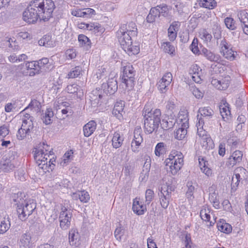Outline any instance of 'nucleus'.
Listing matches in <instances>:
<instances>
[{
    "label": "nucleus",
    "instance_id": "obj_1",
    "mask_svg": "<svg viewBox=\"0 0 248 248\" xmlns=\"http://www.w3.org/2000/svg\"><path fill=\"white\" fill-rule=\"evenodd\" d=\"M144 118V129L146 132L151 134L156 131L160 124L161 111L156 109L154 111H148L144 109L142 113Z\"/></svg>",
    "mask_w": 248,
    "mask_h": 248
},
{
    "label": "nucleus",
    "instance_id": "obj_2",
    "mask_svg": "<svg viewBox=\"0 0 248 248\" xmlns=\"http://www.w3.org/2000/svg\"><path fill=\"white\" fill-rule=\"evenodd\" d=\"M33 6L37 8L40 19L44 21H48L52 17L55 9V5L51 0H34Z\"/></svg>",
    "mask_w": 248,
    "mask_h": 248
},
{
    "label": "nucleus",
    "instance_id": "obj_3",
    "mask_svg": "<svg viewBox=\"0 0 248 248\" xmlns=\"http://www.w3.org/2000/svg\"><path fill=\"white\" fill-rule=\"evenodd\" d=\"M122 85L127 92L132 90L135 85V71L130 63H126L122 67Z\"/></svg>",
    "mask_w": 248,
    "mask_h": 248
},
{
    "label": "nucleus",
    "instance_id": "obj_4",
    "mask_svg": "<svg viewBox=\"0 0 248 248\" xmlns=\"http://www.w3.org/2000/svg\"><path fill=\"white\" fill-rule=\"evenodd\" d=\"M36 207V204L32 200H29L21 205H17L16 212L18 217L22 221H25L32 214Z\"/></svg>",
    "mask_w": 248,
    "mask_h": 248
},
{
    "label": "nucleus",
    "instance_id": "obj_5",
    "mask_svg": "<svg viewBox=\"0 0 248 248\" xmlns=\"http://www.w3.org/2000/svg\"><path fill=\"white\" fill-rule=\"evenodd\" d=\"M37 7L33 6V2L27 7L23 13V20L29 24L35 23L40 16Z\"/></svg>",
    "mask_w": 248,
    "mask_h": 248
},
{
    "label": "nucleus",
    "instance_id": "obj_6",
    "mask_svg": "<svg viewBox=\"0 0 248 248\" xmlns=\"http://www.w3.org/2000/svg\"><path fill=\"white\" fill-rule=\"evenodd\" d=\"M72 214L68 211L65 206L61 208V212L59 216L60 226L63 230H66L69 228L71 225Z\"/></svg>",
    "mask_w": 248,
    "mask_h": 248
},
{
    "label": "nucleus",
    "instance_id": "obj_7",
    "mask_svg": "<svg viewBox=\"0 0 248 248\" xmlns=\"http://www.w3.org/2000/svg\"><path fill=\"white\" fill-rule=\"evenodd\" d=\"M184 156L183 154L179 152L178 155H175L171 165H169L170 172L172 175H175L181 169L184 164Z\"/></svg>",
    "mask_w": 248,
    "mask_h": 248
},
{
    "label": "nucleus",
    "instance_id": "obj_8",
    "mask_svg": "<svg viewBox=\"0 0 248 248\" xmlns=\"http://www.w3.org/2000/svg\"><path fill=\"white\" fill-rule=\"evenodd\" d=\"M184 156L183 154L179 152L178 155H175L171 165H169L170 172L172 175H175L181 169L184 164Z\"/></svg>",
    "mask_w": 248,
    "mask_h": 248
},
{
    "label": "nucleus",
    "instance_id": "obj_9",
    "mask_svg": "<svg viewBox=\"0 0 248 248\" xmlns=\"http://www.w3.org/2000/svg\"><path fill=\"white\" fill-rule=\"evenodd\" d=\"M102 90L107 95L114 94L118 89L117 81L115 78H109L107 83L102 85Z\"/></svg>",
    "mask_w": 248,
    "mask_h": 248
},
{
    "label": "nucleus",
    "instance_id": "obj_10",
    "mask_svg": "<svg viewBox=\"0 0 248 248\" xmlns=\"http://www.w3.org/2000/svg\"><path fill=\"white\" fill-rule=\"evenodd\" d=\"M119 34L127 33L131 36H136L137 34V29L135 23L130 22L128 24H123L118 31Z\"/></svg>",
    "mask_w": 248,
    "mask_h": 248
},
{
    "label": "nucleus",
    "instance_id": "obj_11",
    "mask_svg": "<svg viewBox=\"0 0 248 248\" xmlns=\"http://www.w3.org/2000/svg\"><path fill=\"white\" fill-rule=\"evenodd\" d=\"M69 243L74 248H77L80 244V236L76 229H72L69 232Z\"/></svg>",
    "mask_w": 248,
    "mask_h": 248
},
{
    "label": "nucleus",
    "instance_id": "obj_12",
    "mask_svg": "<svg viewBox=\"0 0 248 248\" xmlns=\"http://www.w3.org/2000/svg\"><path fill=\"white\" fill-rule=\"evenodd\" d=\"M243 154L240 151H234L228 158L226 162V165L228 167H233L237 163H240L242 158Z\"/></svg>",
    "mask_w": 248,
    "mask_h": 248
},
{
    "label": "nucleus",
    "instance_id": "obj_13",
    "mask_svg": "<svg viewBox=\"0 0 248 248\" xmlns=\"http://www.w3.org/2000/svg\"><path fill=\"white\" fill-rule=\"evenodd\" d=\"M230 77L222 78L221 80L217 79H212L211 84L216 88L219 90H225L229 87L230 82Z\"/></svg>",
    "mask_w": 248,
    "mask_h": 248
},
{
    "label": "nucleus",
    "instance_id": "obj_14",
    "mask_svg": "<svg viewBox=\"0 0 248 248\" xmlns=\"http://www.w3.org/2000/svg\"><path fill=\"white\" fill-rule=\"evenodd\" d=\"M121 42L123 44V49L129 56L136 55L139 53L140 47L139 46L133 45L132 42H128L126 44L124 43V42L123 41H121Z\"/></svg>",
    "mask_w": 248,
    "mask_h": 248
},
{
    "label": "nucleus",
    "instance_id": "obj_15",
    "mask_svg": "<svg viewBox=\"0 0 248 248\" xmlns=\"http://www.w3.org/2000/svg\"><path fill=\"white\" fill-rule=\"evenodd\" d=\"M157 7L159 9L160 16H162L169 20H171L173 17L170 12L172 8L171 6L163 3L157 5Z\"/></svg>",
    "mask_w": 248,
    "mask_h": 248
},
{
    "label": "nucleus",
    "instance_id": "obj_16",
    "mask_svg": "<svg viewBox=\"0 0 248 248\" xmlns=\"http://www.w3.org/2000/svg\"><path fill=\"white\" fill-rule=\"evenodd\" d=\"M101 90L96 89L93 90L90 93L89 96L92 105L94 107L97 106L100 100L102 98L103 95L101 93Z\"/></svg>",
    "mask_w": 248,
    "mask_h": 248
},
{
    "label": "nucleus",
    "instance_id": "obj_17",
    "mask_svg": "<svg viewBox=\"0 0 248 248\" xmlns=\"http://www.w3.org/2000/svg\"><path fill=\"white\" fill-rule=\"evenodd\" d=\"M140 132V130H135L134 132V139L131 143V148L132 150L134 152L138 151L139 147L143 140Z\"/></svg>",
    "mask_w": 248,
    "mask_h": 248
},
{
    "label": "nucleus",
    "instance_id": "obj_18",
    "mask_svg": "<svg viewBox=\"0 0 248 248\" xmlns=\"http://www.w3.org/2000/svg\"><path fill=\"white\" fill-rule=\"evenodd\" d=\"M94 10L91 8H86L83 10L78 9L73 10L72 15L75 16L89 17L94 14Z\"/></svg>",
    "mask_w": 248,
    "mask_h": 248
},
{
    "label": "nucleus",
    "instance_id": "obj_19",
    "mask_svg": "<svg viewBox=\"0 0 248 248\" xmlns=\"http://www.w3.org/2000/svg\"><path fill=\"white\" fill-rule=\"evenodd\" d=\"M25 197L26 196L24 193L18 192L17 193H14L12 195L11 201L17 207V205H21L28 201V200L25 199Z\"/></svg>",
    "mask_w": 248,
    "mask_h": 248
},
{
    "label": "nucleus",
    "instance_id": "obj_20",
    "mask_svg": "<svg viewBox=\"0 0 248 248\" xmlns=\"http://www.w3.org/2000/svg\"><path fill=\"white\" fill-rule=\"evenodd\" d=\"M96 123L94 121L92 120L83 126V132L85 137L90 136L96 128Z\"/></svg>",
    "mask_w": 248,
    "mask_h": 248
},
{
    "label": "nucleus",
    "instance_id": "obj_21",
    "mask_svg": "<svg viewBox=\"0 0 248 248\" xmlns=\"http://www.w3.org/2000/svg\"><path fill=\"white\" fill-rule=\"evenodd\" d=\"M37 164V170L38 171L39 173L44 174L46 171H49V170H52L54 169L55 165L47 164V162L46 160H43L41 162L36 163Z\"/></svg>",
    "mask_w": 248,
    "mask_h": 248
},
{
    "label": "nucleus",
    "instance_id": "obj_22",
    "mask_svg": "<svg viewBox=\"0 0 248 248\" xmlns=\"http://www.w3.org/2000/svg\"><path fill=\"white\" fill-rule=\"evenodd\" d=\"M160 199V204L164 209H166L170 202V200L171 198V195L169 194L168 192L162 191L160 190V193H158Z\"/></svg>",
    "mask_w": 248,
    "mask_h": 248
},
{
    "label": "nucleus",
    "instance_id": "obj_23",
    "mask_svg": "<svg viewBox=\"0 0 248 248\" xmlns=\"http://www.w3.org/2000/svg\"><path fill=\"white\" fill-rule=\"evenodd\" d=\"M38 68L40 70L47 71L52 68V65L49 63V60L47 58H43L37 61Z\"/></svg>",
    "mask_w": 248,
    "mask_h": 248
},
{
    "label": "nucleus",
    "instance_id": "obj_24",
    "mask_svg": "<svg viewBox=\"0 0 248 248\" xmlns=\"http://www.w3.org/2000/svg\"><path fill=\"white\" fill-rule=\"evenodd\" d=\"M188 127V123H185L182 124V127L178 128L175 132V138L178 140H183L187 134L186 128Z\"/></svg>",
    "mask_w": 248,
    "mask_h": 248
},
{
    "label": "nucleus",
    "instance_id": "obj_25",
    "mask_svg": "<svg viewBox=\"0 0 248 248\" xmlns=\"http://www.w3.org/2000/svg\"><path fill=\"white\" fill-rule=\"evenodd\" d=\"M201 54L203 55L206 59L211 62H218L220 60L219 55H216L207 48H202Z\"/></svg>",
    "mask_w": 248,
    "mask_h": 248
},
{
    "label": "nucleus",
    "instance_id": "obj_26",
    "mask_svg": "<svg viewBox=\"0 0 248 248\" xmlns=\"http://www.w3.org/2000/svg\"><path fill=\"white\" fill-rule=\"evenodd\" d=\"M14 159V157L10 156L8 160H4L0 166V169L5 172L12 170L15 167L11 161Z\"/></svg>",
    "mask_w": 248,
    "mask_h": 248
},
{
    "label": "nucleus",
    "instance_id": "obj_27",
    "mask_svg": "<svg viewBox=\"0 0 248 248\" xmlns=\"http://www.w3.org/2000/svg\"><path fill=\"white\" fill-rule=\"evenodd\" d=\"M161 48L166 53L171 56H174L175 53V47L169 42H163L161 45Z\"/></svg>",
    "mask_w": 248,
    "mask_h": 248
},
{
    "label": "nucleus",
    "instance_id": "obj_28",
    "mask_svg": "<svg viewBox=\"0 0 248 248\" xmlns=\"http://www.w3.org/2000/svg\"><path fill=\"white\" fill-rule=\"evenodd\" d=\"M201 142L202 147H204L205 150H209L214 147L215 145L213 140L210 137H208L206 135L201 139Z\"/></svg>",
    "mask_w": 248,
    "mask_h": 248
},
{
    "label": "nucleus",
    "instance_id": "obj_29",
    "mask_svg": "<svg viewBox=\"0 0 248 248\" xmlns=\"http://www.w3.org/2000/svg\"><path fill=\"white\" fill-rule=\"evenodd\" d=\"M199 4L202 7L209 9H213L217 6V3L215 0H199Z\"/></svg>",
    "mask_w": 248,
    "mask_h": 248
},
{
    "label": "nucleus",
    "instance_id": "obj_30",
    "mask_svg": "<svg viewBox=\"0 0 248 248\" xmlns=\"http://www.w3.org/2000/svg\"><path fill=\"white\" fill-rule=\"evenodd\" d=\"M132 209L137 215H141L144 213L146 207L143 205L140 204L139 201H134Z\"/></svg>",
    "mask_w": 248,
    "mask_h": 248
},
{
    "label": "nucleus",
    "instance_id": "obj_31",
    "mask_svg": "<svg viewBox=\"0 0 248 248\" xmlns=\"http://www.w3.org/2000/svg\"><path fill=\"white\" fill-rule=\"evenodd\" d=\"M35 150L33 151L34 158L36 163L41 162L43 159V155L45 154V152L43 149L41 148V146H38L37 148H34Z\"/></svg>",
    "mask_w": 248,
    "mask_h": 248
},
{
    "label": "nucleus",
    "instance_id": "obj_32",
    "mask_svg": "<svg viewBox=\"0 0 248 248\" xmlns=\"http://www.w3.org/2000/svg\"><path fill=\"white\" fill-rule=\"evenodd\" d=\"M123 139L118 132H115L112 139V144L114 148L117 149L121 146Z\"/></svg>",
    "mask_w": 248,
    "mask_h": 248
},
{
    "label": "nucleus",
    "instance_id": "obj_33",
    "mask_svg": "<svg viewBox=\"0 0 248 248\" xmlns=\"http://www.w3.org/2000/svg\"><path fill=\"white\" fill-rule=\"evenodd\" d=\"M21 127L29 135L33 128V120H23Z\"/></svg>",
    "mask_w": 248,
    "mask_h": 248
},
{
    "label": "nucleus",
    "instance_id": "obj_34",
    "mask_svg": "<svg viewBox=\"0 0 248 248\" xmlns=\"http://www.w3.org/2000/svg\"><path fill=\"white\" fill-rule=\"evenodd\" d=\"M209 209H202L200 211V217L201 218L205 221L209 222V224H207L208 226H211L213 224H214L215 222L210 221V216L209 215Z\"/></svg>",
    "mask_w": 248,
    "mask_h": 248
},
{
    "label": "nucleus",
    "instance_id": "obj_35",
    "mask_svg": "<svg viewBox=\"0 0 248 248\" xmlns=\"http://www.w3.org/2000/svg\"><path fill=\"white\" fill-rule=\"evenodd\" d=\"M53 115V112L52 109L51 108H47L42 118L43 123L46 125L51 124L52 120L51 118Z\"/></svg>",
    "mask_w": 248,
    "mask_h": 248
},
{
    "label": "nucleus",
    "instance_id": "obj_36",
    "mask_svg": "<svg viewBox=\"0 0 248 248\" xmlns=\"http://www.w3.org/2000/svg\"><path fill=\"white\" fill-rule=\"evenodd\" d=\"M117 36L119 42L121 44V46L123 48V44L121 41H123L124 42V43H127L128 42H130V43H132V39L131 36H130L127 33H122V34H119V32H117Z\"/></svg>",
    "mask_w": 248,
    "mask_h": 248
},
{
    "label": "nucleus",
    "instance_id": "obj_37",
    "mask_svg": "<svg viewBox=\"0 0 248 248\" xmlns=\"http://www.w3.org/2000/svg\"><path fill=\"white\" fill-rule=\"evenodd\" d=\"M198 112L201 114V116L206 118H211L214 114L213 110L209 107L200 108L199 109Z\"/></svg>",
    "mask_w": 248,
    "mask_h": 248
},
{
    "label": "nucleus",
    "instance_id": "obj_38",
    "mask_svg": "<svg viewBox=\"0 0 248 248\" xmlns=\"http://www.w3.org/2000/svg\"><path fill=\"white\" fill-rule=\"evenodd\" d=\"M25 66L27 69H33L34 71L30 73V75H34L39 73L40 70L38 68L37 61L28 62L26 63Z\"/></svg>",
    "mask_w": 248,
    "mask_h": 248
},
{
    "label": "nucleus",
    "instance_id": "obj_39",
    "mask_svg": "<svg viewBox=\"0 0 248 248\" xmlns=\"http://www.w3.org/2000/svg\"><path fill=\"white\" fill-rule=\"evenodd\" d=\"M217 227L218 230L224 233H229L232 231V228L231 225L228 223L220 222L217 224Z\"/></svg>",
    "mask_w": 248,
    "mask_h": 248
},
{
    "label": "nucleus",
    "instance_id": "obj_40",
    "mask_svg": "<svg viewBox=\"0 0 248 248\" xmlns=\"http://www.w3.org/2000/svg\"><path fill=\"white\" fill-rule=\"evenodd\" d=\"M166 145L164 142L158 143L155 148V153L156 156H160L166 152Z\"/></svg>",
    "mask_w": 248,
    "mask_h": 248
},
{
    "label": "nucleus",
    "instance_id": "obj_41",
    "mask_svg": "<svg viewBox=\"0 0 248 248\" xmlns=\"http://www.w3.org/2000/svg\"><path fill=\"white\" fill-rule=\"evenodd\" d=\"M31 239V236L30 234H23L21 236L20 239V248H22V247H23L24 248H26L27 247H28L30 244Z\"/></svg>",
    "mask_w": 248,
    "mask_h": 248
},
{
    "label": "nucleus",
    "instance_id": "obj_42",
    "mask_svg": "<svg viewBox=\"0 0 248 248\" xmlns=\"http://www.w3.org/2000/svg\"><path fill=\"white\" fill-rule=\"evenodd\" d=\"M237 16L241 23V25H246L248 24V14L246 10L240 11Z\"/></svg>",
    "mask_w": 248,
    "mask_h": 248
},
{
    "label": "nucleus",
    "instance_id": "obj_43",
    "mask_svg": "<svg viewBox=\"0 0 248 248\" xmlns=\"http://www.w3.org/2000/svg\"><path fill=\"white\" fill-rule=\"evenodd\" d=\"M78 40L81 46H85L87 47H90L91 41L85 35L79 34L78 35Z\"/></svg>",
    "mask_w": 248,
    "mask_h": 248
},
{
    "label": "nucleus",
    "instance_id": "obj_44",
    "mask_svg": "<svg viewBox=\"0 0 248 248\" xmlns=\"http://www.w3.org/2000/svg\"><path fill=\"white\" fill-rule=\"evenodd\" d=\"M224 22L227 28L231 30H234L236 29L235 21L230 17H227L225 18Z\"/></svg>",
    "mask_w": 248,
    "mask_h": 248
},
{
    "label": "nucleus",
    "instance_id": "obj_45",
    "mask_svg": "<svg viewBox=\"0 0 248 248\" xmlns=\"http://www.w3.org/2000/svg\"><path fill=\"white\" fill-rule=\"evenodd\" d=\"M242 171L243 172H244L246 170L243 168H238L235 170L234 171V174L232 177V180H236V182H235L234 184L235 185V187H237L239 183L240 182V180L242 179V178L240 177V174L238 173L239 171Z\"/></svg>",
    "mask_w": 248,
    "mask_h": 248
},
{
    "label": "nucleus",
    "instance_id": "obj_46",
    "mask_svg": "<svg viewBox=\"0 0 248 248\" xmlns=\"http://www.w3.org/2000/svg\"><path fill=\"white\" fill-rule=\"evenodd\" d=\"M179 151L173 150L171 152V153L169 155V157L166 160V169L167 171H170L169 165H171V162H172L175 155H178Z\"/></svg>",
    "mask_w": 248,
    "mask_h": 248
},
{
    "label": "nucleus",
    "instance_id": "obj_47",
    "mask_svg": "<svg viewBox=\"0 0 248 248\" xmlns=\"http://www.w3.org/2000/svg\"><path fill=\"white\" fill-rule=\"evenodd\" d=\"M10 223L8 220L1 221L0 224V234H3L9 229Z\"/></svg>",
    "mask_w": 248,
    "mask_h": 248
},
{
    "label": "nucleus",
    "instance_id": "obj_48",
    "mask_svg": "<svg viewBox=\"0 0 248 248\" xmlns=\"http://www.w3.org/2000/svg\"><path fill=\"white\" fill-rule=\"evenodd\" d=\"M81 69L79 66L75 67L68 73V76L69 78H75L79 76L80 74Z\"/></svg>",
    "mask_w": 248,
    "mask_h": 248
},
{
    "label": "nucleus",
    "instance_id": "obj_49",
    "mask_svg": "<svg viewBox=\"0 0 248 248\" xmlns=\"http://www.w3.org/2000/svg\"><path fill=\"white\" fill-rule=\"evenodd\" d=\"M221 54H222L223 56L228 60L232 61L234 59L235 56L234 51L232 50L231 47Z\"/></svg>",
    "mask_w": 248,
    "mask_h": 248
},
{
    "label": "nucleus",
    "instance_id": "obj_50",
    "mask_svg": "<svg viewBox=\"0 0 248 248\" xmlns=\"http://www.w3.org/2000/svg\"><path fill=\"white\" fill-rule=\"evenodd\" d=\"M174 4L175 8V9H174V11L176 10L179 15H182L185 13V5L180 2H177Z\"/></svg>",
    "mask_w": 248,
    "mask_h": 248
},
{
    "label": "nucleus",
    "instance_id": "obj_51",
    "mask_svg": "<svg viewBox=\"0 0 248 248\" xmlns=\"http://www.w3.org/2000/svg\"><path fill=\"white\" fill-rule=\"evenodd\" d=\"M150 166V164L147 163V161L144 163V167L146 168V171L144 174H143V172L140 173V178H141V181H145L148 179Z\"/></svg>",
    "mask_w": 248,
    "mask_h": 248
},
{
    "label": "nucleus",
    "instance_id": "obj_52",
    "mask_svg": "<svg viewBox=\"0 0 248 248\" xmlns=\"http://www.w3.org/2000/svg\"><path fill=\"white\" fill-rule=\"evenodd\" d=\"M90 200L89 193L84 190L80 191L79 200L83 203H87Z\"/></svg>",
    "mask_w": 248,
    "mask_h": 248
},
{
    "label": "nucleus",
    "instance_id": "obj_53",
    "mask_svg": "<svg viewBox=\"0 0 248 248\" xmlns=\"http://www.w3.org/2000/svg\"><path fill=\"white\" fill-rule=\"evenodd\" d=\"M170 84H167L163 81L162 80H160L157 83V88L158 90L160 91L161 93H165L168 90V87Z\"/></svg>",
    "mask_w": 248,
    "mask_h": 248
},
{
    "label": "nucleus",
    "instance_id": "obj_54",
    "mask_svg": "<svg viewBox=\"0 0 248 248\" xmlns=\"http://www.w3.org/2000/svg\"><path fill=\"white\" fill-rule=\"evenodd\" d=\"M154 196V191L150 189H148L146 191L145 193V198H146V202L147 204H149L152 201L153 197Z\"/></svg>",
    "mask_w": 248,
    "mask_h": 248
},
{
    "label": "nucleus",
    "instance_id": "obj_55",
    "mask_svg": "<svg viewBox=\"0 0 248 248\" xmlns=\"http://www.w3.org/2000/svg\"><path fill=\"white\" fill-rule=\"evenodd\" d=\"M187 186L188 187V189L186 192V196L188 198H190L193 195L195 187L192 185L191 182H187Z\"/></svg>",
    "mask_w": 248,
    "mask_h": 248
},
{
    "label": "nucleus",
    "instance_id": "obj_56",
    "mask_svg": "<svg viewBox=\"0 0 248 248\" xmlns=\"http://www.w3.org/2000/svg\"><path fill=\"white\" fill-rule=\"evenodd\" d=\"M200 35L201 36L202 39L207 42H210L212 38V35L209 33L206 30H203L201 32Z\"/></svg>",
    "mask_w": 248,
    "mask_h": 248
},
{
    "label": "nucleus",
    "instance_id": "obj_57",
    "mask_svg": "<svg viewBox=\"0 0 248 248\" xmlns=\"http://www.w3.org/2000/svg\"><path fill=\"white\" fill-rule=\"evenodd\" d=\"M124 230L122 227H117L114 232L115 237L117 240H121V237L124 234Z\"/></svg>",
    "mask_w": 248,
    "mask_h": 248
},
{
    "label": "nucleus",
    "instance_id": "obj_58",
    "mask_svg": "<svg viewBox=\"0 0 248 248\" xmlns=\"http://www.w3.org/2000/svg\"><path fill=\"white\" fill-rule=\"evenodd\" d=\"M175 190V186H174L171 185H164L161 186L160 191L164 192V191L168 192L169 194L171 195V193L172 191H174Z\"/></svg>",
    "mask_w": 248,
    "mask_h": 248
},
{
    "label": "nucleus",
    "instance_id": "obj_59",
    "mask_svg": "<svg viewBox=\"0 0 248 248\" xmlns=\"http://www.w3.org/2000/svg\"><path fill=\"white\" fill-rule=\"evenodd\" d=\"M198 40L197 38H194L192 41V43L190 46V49L191 51L194 54H198L200 51L199 50V48L198 46Z\"/></svg>",
    "mask_w": 248,
    "mask_h": 248
},
{
    "label": "nucleus",
    "instance_id": "obj_60",
    "mask_svg": "<svg viewBox=\"0 0 248 248\" xmlns=\"http://www.w3.org/2000/svg\"><path fill=\"white\" fill-rule=\"evenodd\" d=\"M161 80L165 82L167 84H170L172 80V76L171 73L170 72L165 73Z\"/></svg>",
    "mask_w": 248,
    "mask_h": 248
},
{
    "label": "nucleus",
    "instance_id": "obj_61",
    "mask_svg": "<svg viewBox=\"0 0 248 248\" xmlns=\"http://www.w3.org/2000/svg\"><path fill=\"white\" fill-rule=\"evenodd\" d=\"M78 89V86L76 84L69 85L66 87V90L69 93H77Z\"/></svg>",
    "mask_w": 248,
    "mask_h": 248
},
{
    "label": "nucleus",
    "instance_id": "obj_62",
    "mask_svg": "<svg viewBox=\"0 0 248 248\" xmlns=\"http://www.w3.org/2000/svg\"><path fill=\"white\" fill-rule=\"evenodd\" d=\"M213 34L215 39L218 40L221 38V28L218 26L214 28L213 30Z\"/></svg>",
    "mask_w": 248,
    "mask_h": 248
},
{
    "label": "nucleus",
    "instance_id": "obj_63",
    "mask_svg": "<svg viewBox=\"0 0 248 248\" xmlns=\"http://www.w3.org/2000/svg\"><path fill=\"white\" fill-rule=\"evenodd\" d=\"M220 53L224 52L226 50H228L231 48L230 45H229L228 44L227 41L225 39L221 40V41L220 42Z\"/></svg>",
    "mask_w": 248,
    "mask_h": 248
},
{
    "label": "nucleus",
    "instance_id": "obj_64",
    "mask_svg": "<svg viewBox=\"0 0 248 248\" xmlns=\"http://www.w3.org/2000/svg\"><path fill=\"white\" fill-rule=\"evenodd\" d=\"M177 36V31L170 27L168 29V36L170 41H174Z\"/></svg>",
    "mask_w": 248,
    "mask_h": 248
}]
</instances>
